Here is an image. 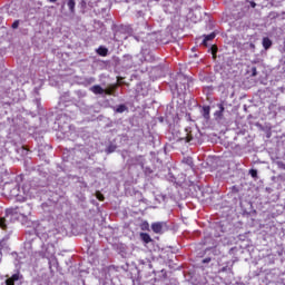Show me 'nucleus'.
I'll list each match as a JSON object with an SVG mask.
<instances>
[{
  "mask_svg": "<svg viewBox=\"0 0 285 285\" xmlns=\"http://www.w3.org/2000/svg\"><path fill=\"white\" fill-rule=\"evenodd\" d=\"M19 215H21V217H30L32 215V206H30V204H24L20 207L16 206L6 209L4 217L0 218V228H2V230H6L8 228V225L6 224V218L12 222L13 219H19Z\"/></svg>",
  "mask_w": 285,
  "mask_h": 285,
  "instance_id": "1",
  "label": "nucleus"
},
{
  "mask_svg": "<svg viewBox=\"0 0 285 285\" xmlns=\"http://www.w3.org/2000/svg\"><path fill=\"white\" fill-rule=\"evenodd\" d=\"M202 137V132H199V129L188 127L186 128V137L185 141L186 144H197Z\"/></svg>",
  "mask_w": 285,
  "mask_h": 285,
  "instance_id": "2",
  "label": "nucleus"
},
{
  "mask_svg": "<svg viewBox=\"0 0 285 285\" xmlns=\"http://www.w3.org/2000/svg\"><path fill=\"white\" fill-rule=\"evenodd\" d=\"M190 81V78L186 77V75L178 72L176 75V88H179V86H186Z\"/></svg>",
  "mask_w": 285,
  "mask_h": 285,
  "instance_id": "3",
  "label": "nucleus"
},
{
  "mask_svg": "<svg viewBox=\"0 0 285 285\" xmlns=\"http://www.w3.org/2000/svg\"><path fill=\"white\" fill-rule=\"evenodd\" d=\"M164 226H166V223L157 222L151 224V230L156 233V235H161L164 233Z\"/></svg>",
  "mask_w": 285,
  "mask_h": 285,
  "instance_id": "4",
  "label": "nucleus"
},
{
  "mask_svg": "<svg viewBox=\"0 0 285 285\" xmlns=\"http://www.w3.org/2000/svg\"><path fill=\"white\" fill-rule=\"evenodd\" d=\"M154 72H168L170 68L166 63H160L153 68Z\"/></svg>",
  "mask_w": 285,
  "mask_h": 285,
  "instance_id": "5",
  "label": "nucleus"
},
{
  "mask_svg": "<svg viewBox=\"0 0 285 285\" xmlns=\"http://www.w3.org/2000/svg\"><path fill=\"white\" fill-rule=\"evenodd\" d=\"M21 279V275L19 273L13 274L10 278L6 281V285H14V282H19Z\"/></svg>",
  "mask_w": 285,
  "mask_h": 285,
  "instance_id": "6",
  "label": "nucleus"
},
{
  "mask_svg": "<svg viewBox=\"0 0 285 285\" xmlns=\"http://www.w3.org/2000/svg\"><path fill=\"white\" fill-rule=\"evenodd\" d=\"M204 40H203V46H205V48H208V41H213V39H215V37H217V35L215 32H212L207 36H204Z\"/></svg>",
  "mask_w": 285,
  "mask_h": 285,
  "instance_id": "7",
  "label": "nucleus"
},
{
  "mask_svg": "<svg viewBox=\"0 0 285 285\" xmlns=\"http://www.w3.org/2000/svg\"><path fill=\"white\" fill-rule=\"evenodd\" d=\"M91 92H94V95H104V92H106L105 89L101 88V86L99 85H95L90 88Z\"/></svg>",
  "mask_w": 285,
  "mask_h": 285,
  "instance_id": "8",
  "label": "nucleus"
},
{
  "mask_svg": "<svg viewBox=\"0 0 285 285\" xmlns=\"http://www.w3.org/2000/svg\"><path fill=\"white\" fill-rule=\"evenodd\" d=\"M256 77H257V72H252V75L249 77H247L246 80H244V83H246V81H248V86H255V83L257 82L255 80Z\"/></svg>",
  "mask_w": 285,
  "mask_h": 285,
  "instance_id": "9",
  "label": "nucleus"
},
{
  "mask_svg": "<svg viewBox=\"0 0 285 285\" xmlns=\"http://www.w3.org/2000/svg\"><path fill=\"white\" fill-rule=\"evenodd\" d=\"M217 107H218V110L215 111V117H218V119H222L224 117V110H225L224 104H218Z\"/></svg>",
  "mask_w": 285,
  "mask_h": 285,
  "instance_id": "10",
  "label": "nucleus"
},
{
  "mask_svg": "<svg viewBox=\"0 0 285 285\" xmlns=\"http://www.w3.org/2000/svg\"><path fill=\"white\" fill-rule=\"evenodd\" d=\"M273 46V40L268 37L263 38V48L268 50Z\"/></svg>",
  "mask_w": 285,
  "mask_h": 285,
  "instance_id": "11",
  "label": "nucleus"
},
{
  "mask_svg": "<svg viewBox=\"0 0 285 285\" xmlns=\"http://www.w3.org/2000/svg\"><path fill=\"white\" fill-rule=\"evenodd\" d=\"M97 55H99V57H108V48L100 46L97 50H96Z\"/></svg>",
  "mask_w": 285,
  "mask_h": 285,
  "instance_id": "12",
  "label": "nucleus"
},
{
  "mask_svg": "<svg viewBox=\"0 0 285 285\" xmlns=\"http://www.w3.org/2000/svg\"><path fill=\"white\" fill-rule=\"evenodd\" d=\"M140 239L145 244H150V242H153V238L150 237V234H148V233H140Z\"/></svg>",
  "mask_w": 285,
  "mask_h": 285,
  "instance_id": "13",
  "label": "nucleus"
},
{
  "mask_svg": "<svg viewBox=\"0 0 285 285\" xmlns=\"http://www.w3.org/2000/svg\"><path fill=\"white\" fill-rule=\"evenodd\" d=\"M203 117L204 119H210V106L203 107Z\"/></svg>",
  "mask_w": 285,
  "mask_h": 285,
  "instance_id": "14",
  "label": "nucleus"
},
{
  "mask_svg": "<svg viewBox=\"0 0 285 285\" xmlns=\"http://www.w3.org/2000/svg\"><path fill=\"white\" fill-rule=\"evenodd\" d=\"M67 6L71 14H75V6H77V2L75 0H68Z\"/></svg>",
  "mask_w": 285,
  "mask_h": 285,
  "instance_id": "15",
  "label": "nucleus"
},
{
  "mask_svg": "<svg viewBox=\"0 0 285 285\" xmlns=\"http://www.w3.org/2000/svg\"><path fill=\"white\" fill-rule=\"evenodd\" d=\"M126 110H128V107L126 105H119L116 109L115 112L121 114V112H126Z\"/></svg>",
  "mask_w": 285,
  "mask_h": 285,
  "instance_id": "16",
  "label": "nucleus"
},
{
  "mask_svg": "<svg viewBox=\"0 0 285 285\" xmlns=\"http://www.w3.org/2000/svg\"><path fill=\"white\" fill-rule=\"evenodd\" d=\"M115 88H117V86H112L111 88L105 89L104 95H112L115 92Z\"/></svg>",
  "mask_w": 285,
  "mask_h": 285,
  "instance_id": "17",
  "label": "nucleus"
},
{
  "mask_svg": "<svg viewBox=\"0 0 285 285\" xmlns=\"http://www.w3.org/2000/svg\"><path fill=\"white\" fill-rule=\"evenodd\" d=\"M210 50H212V55H213L214 59H216V57H217V50H218L217 46H216V45H213L212 48H210Z\"/></svg>",
  "mask_w": 285,
  "mask_h": 285,
  "instance_id": "18",
  "label": "nucleus"
},
{
  "mask_svg": "<svg viewBox=\"0 0 285 285\" xmlns=\"http://www.w3.org/2000/svg\"><path fill=\"white\" fill-rule=\"evenodd\" d=\"M96 197H97V199H98L99 202H104V199H105L104 194H101V193H99V191H97Z\"/></svg>",
  "mask_w": 285,
  "mask_h": 285,
  "instance_id": "19",
  "label": "nucleus"
},
{
  "mask_svg": "<svg viewBox=\"0 0 285 285\" xmlns=\"http://www.w3.org/2000/svg\"><path fill=\"white\" fill-rule=\"evenodd\" d=\"M249 175L255 179L257 178V170L256 169H250Z\"/></svg>",
  "mask_w": 285,
  "mask_h": 285,
  "instance_id": "20",
  "label": "nucleus"
},
{
  "mask_svg": "<svg viewBox=\"0 0 285 285\" xmlns=\"http://www.w3.org/2000/svg\"><path fill=\"white\" fill-rule=\"evenodd\" d=\"M11 28H12L13 30H17V28H19V20H16V21L12 23Z\"/></svg>",
  "mask_w": 285,
  "mask_h": 285,
  "instance_id": "21",
  "label": "nucleus"
},
{
  "mask_svg": "<svg viewBox=\"0 0 285 285\" xmlns=\"http://www.w3.org/2000/svg\"><path fill=\"white\" fill-rule=\"evenodd\" d=\"M148 228H150V225H148V223H144L141 225V230H148Z\"/></svg>",
  "mask_w": 285,
  "mask_h": 285,
  "instance_id": "22",
  "label": "nucleus"
},
{
  "mask_svg": "<svg viewBox=\"0 0 285 285\" xmlns=\"http://www.w3.org/2000/svg\"><path fill=\"white\" fill-rule=\"evenodd\" d=\"M250 8H257V3L255 1H249Z\"/></svg>",
  "mask_w": 285,
  "mask_h": 285,
  "instance_id": "23",
  "label": "nucleus"
},
{
  "mask_svg": "<svg viewBox=\"0 0 285 285\" xmlns=\"http://www.w3.org/2000/svg\"><path fill=\"white\" fill-rule=\"evenodd\" d=\"M80 6H81V8H86V6H87L86 0H81Z\"/></svg>",
  "mask_w": 285,
  "mask_h": 285,
  "instance_id": "24",
  "label": "nucleus"
},
{
  "mask_svg": "<svg viewBox=\"0 0 285 285\" xmlns=\"http://www.w3.org/2000/svg\"><path fill=\"white\" fill-rule=\"evenodd\" d=\"M209 262H210V257L203 259V264H209Z\"/></svg>",
  "mask_w": 285,
  "mask_h": 285,
  "instance_id": "25",
  "label": "nucleus"
},
{
  "mask_svg": "<svg viewBox=\"0 0 285 285\" xmlns=\"http://www.w3.org/2000/svg\"><path fill=\"white\" fill-rule=\"evenodd\" d=\"M18 202H26V197L17 198Z\"/></svg>",
  "mask_w": 285,
  "mask_h": 285,
  "instance_id": "26",
  "label": "nucleus"
},
{
  "mask_svg": "<svg viewBox=\"0 0 285 285\" xmlns=\"http://www.w3.org/2000/svg\"><path fill=\"white\" fill-rule=\"evenodd\" d=\"M47 1H49V3H57V1L59 0H47Z\"/></svg>",
  "mask_w": 285,
  "mask_h": 285,
  "instance_id": "27",
  "label": "nucleus"
},
{
  "mask_svg": "<svg viewBox=\"0 0 285 285\" xmlns=\"http://www.w3.org/2000/svg\"><path fill=\"white\" fill-rule=\"evenodd\" d=\"M139 159H141V156H138V157L136 158V161H139Z\"/></svg>",
  "mask_w": 285,
  "mask_h": 285,
  "instance_id": "28",
  "label": "nucleus"
},
{
  "mask_svg": "<svg viewBox=\"0 0 285 285\" xmlns=\"http://www.w3.org/2000/svg\"><path fill=\"white\" fill-rule=\"evenodd\" d=\"M253 72H257V69H256V68H253Z\"/></svg>",
  "mask_w": 285,
  "mask_h": 285,
  "instance_id": "29",
  "label": "nucleus"
}]
</instances>
